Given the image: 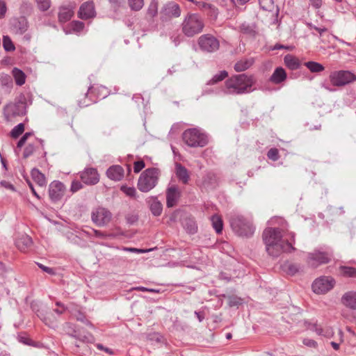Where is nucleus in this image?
Returning <instances> with one entry per match:
<instances>
[{
    "label": "nucleus",
    "mask_w": 356,
    "mask_h": 356,
    "mask_svg": "<svg viewBox=\"0 0 356 356\" xmlns=\"http://www.w3.org/2000/svg\"><path fill=\"white\" fill-rule=\"evenodd\" d=\"M290 240H284L279 229L266 228L263 233V240L268 254L271 257H277L284 252L294 251L295 248L293 246L295 242L294 233H290Z\"/></svg>",
    "instance_id": "nucleus-1"
},
{
    "label": "nucleus",
    "mask_w": 356,
    "mask_h": 356,
    "mask_svg": "<svg viewBox=\"0 0 356 356\" xmlns=\"http://www.w3.org/2000/svg\"><path fill=\"white\" fill-rule=\"evenodd\" d=\"M256 79L252 74L232 75L225 82L224 92L227 95H241L253 92Z\"/></svg>",
    "instance_id": "nucleus-2"
},
{
    "label": "nucleus",
    "mask_w": 356,
    "mask_h": 356,
    "mask_svg": "<svg viewBox=\"0 0 356 356\" xmlns=\"http://www.w3.org/2000/svg\"><path fill=\"white\" fill-rule=\"evenodd\" d=\"M204 27L203 19L196 13H189L181 23V31L187 37H193L200 33Z\"/></svg>",
    "instance_id": "nucleus-3"
},
{
    "label": "nucleus",
    "mask_w": 356,
    "mask_h": 356,
    "mask_svg": "<svg viewBox=\"0 0 356 356\" xmlns=\"http://www.w3.org/2000/svg\"><path fill=\"white\" fill-rule=\"evenodd\" d=\"M160 177V170L156 168H149L140 175L137 187L143 193H147L157 185Z\"/></svg>",
    "instance_id": "nucleus-4"
},
{
    "label": "nucleus",
    "mask_w": 356,
    "mask_h": 356,
    "mask_svg": "<svg viewBox=\"0 0 356 356\" xmlns=\"http://www.w3.org/2000/svg\"><path fill=\"white\" fill-rule=\"evenodd\" d=\"M184 142L189 147H204L208 143L207 136L197 128L186 129L182 135Z\"/></svg>",
    "instance_id": "nucleus-5"
},
{
    "label": "nucleus",
    "mask_w": 356,
    "mask_h": 356,
    "mask_svg": "<svg viewBox=\"0 0 356 356\" xmlns=\"http://www.w3.org/2000/svg\"><path fill=\"white\" fill-rule=\"evenodd\" d=\"M230 225L233 231L239 236H250L254 229L252 222L241 216H234L230 219Z\"/></svg>",
    "instance_id": "nucleus-6"
},
{
    "label": "nucleus",
    "mask_w": 356,
    "mask_h": 356,
    "mask_svg": "<svg viewBox=\"0 0 356 356\" xmlns=\"http://www.w3.org/2000/svg\"><path fill=\"white\" fill-rule=\"evenodd\" d=\"M26 98L24 95H20L15 102L9 103L4 107V115L8 120L24 115L26 113Z\"/></svg>",
    "instance_id": "nucleus-7"
},
{
    "label": "nucleus",
    "mask_w": 356,
    "mask_h": 356,
    "mask_svg": "<svg viewBox=\"0 0 356 356\" xmlns=\"http://www.w3.org/2000/svg\"><path fill=\"white\" fill-rule=\"evenodd\" d=\"M329 80L332 86L343 87L356 81V75L348 70H336L330 72Z\"/></svg>",
    "instance_id": "nucleus-8"
},
{
    "label": "nucleus",
    "mask_w": 356,
    "mask_h": 356,
    "mask_svg": "<svg viewBox=\"0 0 356 356\" xmlns=\"http://www.w3.org/2000/svg\"><path fill=\"white\" fill-rule=\"evenodd\" d=\"M330 258V252L315 250L314 252L308 253L307 263L309 266L316 268L321 264L328 263Z\"/></svg>",
    "instance_id": "nucleus-9"
},
{
    "label": "nucleus",
    "mask_w": 356,
    "mask_h": 356,
    "mask_svg": "<svg viewBox=\"0 0 356 356\" xmlns=\"http://www.w3.org/2000/svg\"><path fill=\"white\" fill-rule=\"evenodd\" d=\"M112 213L106 208L99 207L91 213L92 221L99 227L107 225L111 220Z\"/></svg>",
    "instance_id": "nucleus-10"
},
{
    "label": "nucleus",
    "mask_w": 356,
    "mask_h": 356,
    "mask_svg": "<svg viewBox=\"0 0 356 356\" xmlns=\"http://www.w3.org/2000/svg\"><path fill=\"white\" fill-rule=\"evenodd\" d=\"M334 286V280L331 277L323 276L314 280L312 289L315 293L323 294L331 290Z\"/></svg>",
    "instance_id": "nucleus-11"
},
{
    "label": "nucleus",
    "mask_w": 356,
    "mask_h": 356,
    "mask_svg": "<svg viewBox=\"0 0 356 356\" xmlns=\"http://www.w3.org/2000/svg\"><path fill=\"white\" fill-rule=\"evenodd\" d=\"M200 49L207 52H214L219 49L220 43L217 38L210 34L201 35L198 39Z\"/></svg>",
    "instance_id": "nucleus-12"
},
{
    "label": "nucleus",
    "mask_w": 356,
    "mask_h": 356,
    "mask_svg": "<svg viewBox=\"0 0 356 356\" xmlns=\"http://www.w3.org/2000/svg\"><path fill=\"white\" fill-rule=\"evenodd\" d=\"M66 191L65 185L59 181H52L49 186V195L53 202L60 200Z\"/></svg>",
    "instance_id": "nucleus-13"
},
{
    "label": "nucleus",
    "mask_w": 356,
    "mask_h": 356,
    "mask_svg": "<svg viewBox=\"0 0 356 356\" xmlns=\"http://www.w3.org/2000/svg\"><path fill=\"white\" fill-rule=\"evenodd\" d=\"M181 15L179 6L173 1L165 3L161 10V18L163 19L178 17Z\"/></svg>",
    "instance_id": "nucleus-14"
},
{
    "label": "nucleus",
    "mask_w": 356,
    "mask_h": 356,
    "mask_svg": "<svg viewBox=\"0 0 356 356\" xmlns=\"http://www.w3.org/2000/svg\"><path fill=\"white\" fill-rule=\"evenodd\" d=\"M80 177L81 181L87 185H95L99 181V175L94 168H86L81 172Z\"/></svg>",
    "instance_id": "nucleus-15"
},
{
    "label": "nucleus",
    "mask_w": 356,
    "mask_h": 356,
    "mask_svg": "<svg viewBox=\"0 0 356 356\" xmlns=\"http://www.w3.org/2000/svg\"><path fill=\"white\" fill-rule=\"evenodd\" d=\"M181 197V191L176 185L169 186L166 189V205L168 207H175Z\"/></svg>",
    "instance_id": "nucleus-16"
},
{
    "label": "nucleus",
    "mask_w": 356,
    "mask_h": 356,
    "mask_svg": "<svg viewBox=\"0 0 356 356\" xmlns=\"http://www.w3.org/2000/svg\"><path fill=\"white\" fill-rule=\"evenodd\" d=\"M78 16L82 19L94 18L96 16V11L93 2L86 1L82 3L79 8Z\"/></svg>",
    "instance_id": "nucleus-17"
},
{
    "label": "nucleus",
    "mask_w": 356,
    "mask_h": 356,
    "mask_svg": "<svg viewBox=\"0 0 356 356\" xmlns=\"http://www.w3.org/2000/svg\"><path fill=\"white\" fill-rule=\"evenodd\" d=\"M10 25L12 31L16 34L22 35L28 29V22L24 17L13 19L10 21Z\"/></svg>",
    "instance_id": "nucleus-18"
},
{
    "label": "nucleus",
    "mask_w": 356,
    "mask_h": 356,
    "mask_svg": "<svg viewBox=\"0 0 356 356\" xmlns=\"http://www.w3.org/2000/svg\"><path fill=\"white\" fill-rule=\"evenodd\" d=\"M286 78L287 74L284 69L282 67H278L273 72L269 78V81L274 84H280L285 81Z\"/></svg>",
    "instance_id": "nucleus-19"
},
{
    "label": "nucleus",
    "mask_w": 356,
    "mask_h": 356,
    "mask_svg": "<svg viewBox=\"0 0 356 356\" xmlns=\"http://www.w3.org/2000/svg\"><path fill=\"white\" fill-rule=\"evenodd\" d=\"M106 175L111 180L120 181L124 177V170L120 165H112L107 170Z\"/></svg>",
    "instance_id": "nucleus-20"
},
{
    "label": "nucleus",
    "mask_w": 356,
    "mask_h": 356,
    "mask_svg": "<svg viewBox=\"0 0 356 356\" xmlns=\"http://www.w3.org/2000/svg\"><path fill=\"white\" fill-rule=\"evenodd\" d=\"M309 329L313 332H315L318 335L323 336L327 338H330L334 335V331L331 327L325 326L322 327L316 323L311 324Z\"/></svg>",
    "instance_id": "nucleus-21"
},
{
    "label": "nucleus",
    "mask_w": 356,
    "mask_h": 356,
    "mask_svg": "<svg viewBox=\"0 0 356 356\" xmlns=\"http://www.w3.org/2000/svg\"><path fill=\"white\" fill-rule=\"evenodd\" d=\"M341 303L352 309H356V292L348 291L343 295L341 299Z\"/></svg>",
    "instance_id": "nucleus-22"
},
{
    "label": "nucleus",
    "mask_w": 356,
    "mask_h": 356,
    "mask_svg": "<svg viewBox=\"0 0 356 356\" xmlns=\"http://www.w3.org/2000/svg\"><path fill=\"white\" fill-rule=\"evenodd\" d=\"M32 238L27 234H22L15 241L17 248L22 252L26 251L32 245Z\"/></svg>",
    "instance_id": "nucleus-23"
},
{
    "label": "nucleus",
    "mask_w": 356,
    "mask_h": 356,
    "mask_svg": "<svg viewBox=\"0 0 356 356\" xmlns=\"http://www.w3.org/2000/svg\"><path fill=\"white\" fill-rule=\"evenodd\" d=\"M74 6H62L58 13V19L60 22L69 21L74 15Z\"/></svg>",
    "instance_id": "nucleus-24"
},
{
    "label": "nucleus",
    "mask_w": 356,
    "mask_h": 356,
    "mask_svg": "<svg viewBox=\"0 0 356 356\" xmlns=\"http://www.w3.org/2000/svg\"><path fill=\"white\" fill-rule=\"evenodd\" d=\"M149 209L154 216H159L163 211V205L156 197H150L147 200Z\"/></svg>",
    "instance_id": "nucleus-25"
},
{
    "label": "nucleus",
    "mask_w": 356,
    "mask_h": 356,
    "mask_svg": "<svg viewBox=\"0 0 356 356\" xmlns=\"http://www.w3.org/2000/svg\"><path fill=\"white\" fill-rule=\"evenodd\" d=\"M37 316L48 326L55 327L56 318L53 314L44 312V311H38Z\"/></svg>",
    "instance_id": "nucleus-26"
},
{
    "label": "nucleus",
    "mask_w": 356,
    "mask_h": 356,
    "mask_svg": "<svg viewBox=\"0 0 356 356\" xmlns=\"http://www.w3.org/2000/svg\"><path fill=\"white\" fill-rule=\"evenodd\" d=\"M284 62L286 66L291 70H298L300 67L299 59L291 54L286 55L284 58Z\"/></svg>",
    "instance_id": "nucleus-27"
},
{
    "label": "nucleus",
    "mask_w": 356,
    "mask_h": 356,
    "mask_svg": "<svg viewBox=\"0 0 356 356\" xmlns=\"http://www.w3.org/2000/svg\"><path fill=\"white\" fill-rule=\"evenodd\" d=\"M175 169L176 175L178 179L181 181L183 184H187L189 180V174L188 170L180 163H176Z\"/></svg>",
    "instance_id": "nucleus-28"
},
{
    "label": "nucleus",
    "mask_w": 356,
    "mask_h": 356,
    "mask_svg": "<svg viewBox=\"0 0 356 356\" xmlns=\"http://www.w3.org/2000/svg\"><path fill=\"white\" fill-rule=\"evenodd\" d=\"M253 59H242L237 61L234 65V70L237 72H243L249 69L253 64Z\"/></svg>",
    "instance_id": "nucleus-29"
},
{
    "label": "nucleus",
    "mask_w": 356,
    "mask_h": 356,
    "mask_svg": "<svg viewBox=\"0 0 356 356\" xmlns=\"http://www.w3.org/2000/svg\"><path fill=\"white\" fill-rule=\"evenodd\" d=\"M42 144V140H39L38 139H34L31 143H29L25 147L23 153L24 158H28L31 156L35 149Z\"/></svg>",
    "instance_id": "nucleus-30"
},
{
    "label": "nucleus",
    "mask_w": 356,
    "mask_h": 356,
    "mask_svg": "<svg viewBox=\"0 0 356 356\" xmlns=\"http://www.w3.org/2000/svg\"><path fill=\"white\" fill-rule=\"evenodd\" d=\"M0 86L6 91L9 92L13 87L12 78L6 74L0 76Z\"/></svg>",
    "instance_id": "nucleus-31"
},
{
    "label": "nucleus",
    "mask_w": 356,
    "mask_h": 356,
    "mask_svg": "<svg viewBox=\"0 0 356 356\" xmlns=\"http://www.w3.org/2000/svg\"><path fill=\"white\" fill-rule=\"evenodd\" d=\"M31 177L40 186L46 185L45 177L38 169L34 168L31 170Z\"/></svg>",
    "instance_id": "nucleus-32"
},
{
    "label": "nucleus",
    "mask_w": 356,
    "mask_h": 356,
    "mask_svg": "<svg viewBox=\"0 0 356 356\" xmlns=\"http://www.w3.org/2000/svg\"><path fill=\"white\" fill-rule=\"evenodd\" d=\"M211 221L216 233L220 234L223 229V223L221 217L218 215H213L211 217Z\"/></svg>",
    "instance_id": "nucleus-33"
},
{
    "label": "nucleus",
    "mask_w": 356,
    "mask_h": 356,
    "mask_svg": "<svg viewBox=\"0 0 356 356\" xmlns=\"http://www.w3.org/2000/svg\"><path fill=\"white\" fill-rule=\"evenodd\" d=\"M304 65L311 72L313 73H318L323 72L325 70V67L323 65L315 61H308L305 63Z\"/></svg>",
    "instance_id": "nucleus-34"
},
{
    "label": "nucleus",
    "mask_w": 356,
    "mask_h": 356,
    "mask_svg": "<svg viewBox=\"0 0 356 356\" xmlns=\"http://www.w3.org/2000/svg\"><path fill=\"white\" fill-rule=\"evenodd\" d=\"M13 74L17 85L22 86L25 83L26 76L22 70L17 68H14L13 70Z\"/></svg>",
    "instance_id": "nucleus-35"
},
{
    "label": "nucleus",
    "mask_w": 356,
    "mask_h": 356,
    "mask_svg": "<svg viewBox=\"0 0 356 356\" xmlns=\"http://www.w3.org/2000/svg\"><path fill=\"white\" fill-rule=\"evenodd\" d=\"M228 76V73L225 70H222L216 74L207 83L208 85H212L217 83L223 79H225Z\"/></svg>",
    "instance_id": "nucleus-36"
},
{
    "label": "nucleus",
    "mask_w": 356,
    "mask_h": 356,
    "mask_svg": "<svg viewBox=\"0 0 356 356\" xmlns=\"http://www.w3.org/2000/svg\"><path fill=\"white\" fill-rule=\"evenodd\" d=\"M70 26L72 31L76 34L81 33L84 29V23L80 21H73Z\"/></svg>",
    "instance_id": "nucleus-37"
},
{
    "label": "nucleus",
    "mask_w": 356,
    "mask_h": 356,
    "mask_svg": "<svg viewBox=\"0 0 356 356\" xmlns=\"http://www.w3.org/2000/svg\"><path fill=\"white\" fill-rule=\"evenodd\" d=\"M240 31L243 34L249 35H254L255 33L254 26L245 23H243L240 26Z\"/></svg>",
    "instance_id": "nucleus-38"
},
{
    "label": "nucleus",
    "mask_w": 356,
    "mask_h": 356,
    "mask_svg": "<svg viewBox=\"0 0 356 356\" xmlns=\"http://www.w3.org/2000/svg\"><path fill=\"white\" fill-rule=\"evenodd\" d=\"M3 47L6 51H12L15 49L10 38L8 35H3Z\"/></svg>",
    "instance_id": "nucleus-39"
},
{
    "label": "nucleus",
    "mask_w": 356,
    "mask_h": 356,
    "mask_svg": "<svg viewBox=\"0 0 356 356\" xmlns=\"http://www.w3.org/2000/svg\"><path fill=\"white\" fill-rule=\"evenodd\" d=\"M24 131V125L23 123H19L17 126H15L10 132V136L17 138L19 137Z\"/></svg>",
    "instance_id": "nucleus-40"
},
{
    "label": "nucleus",
    "mask_w": 356,
    "mask_h": 356,
    "mask_svg": "<svg viewBox=\"0 0 356 356\" xmlns=\"http://www.w3.org/2000/svg\"><path fill=\"white\" fill-rule=\"evenodd\" d=\"M120 190L125 193L127 196L134 197L136 195V190L133 186H127L126 185H123L121 186Z\"/></svg>",
    "instance_id": "nucleus-41"
},
{
    "label": "nucleus",
    "mask_w": 356,
    "mask_h": 356,
    "mask_svg": "<svg viewBox=\"0 0 356 356\" xmlns=\"http://www.w3.org/2000/svg\"><path fill=\"white\" fill-rule=\"evenodd\" d=\"M341 273L348 277H356V269L353 267H341Z\"/></svg>",
    "instance_id": "nucleus-42"
},
{
    "label": "nucleus",
    "mask_w": 356,
    "mask_h": 356,
    "mask_svg": "<svg viewBox=\"0 0 356 356\" xmlns=\"http://www.w3.org/2000/svg\"><path fill=\"white\" fill-rule=\"evenodd\" d=\"M259 5L263 10H271L273 8V0H259Z\"/></svg>",
    "instance_id": "nucleus-43"
},
{
    "label": "nucleus",
    "mask_w": 356,
    "mask_h": 356,
    "mask_svg": "<svg viewBox=\"0 0 356 356\" xmlns=\"http://www.w3.org/2000/svg\"><path fill=\"white\" fill-rule=\"evenodd\" d=\"M40 10H47L51 6L50 0H35Z\"/></svg>",
    "instance_id": "nucleus-44"
},
{
    "label": "nucleus",
    "mask_w": 356,
    "mask_h": 356,
    "mask_svg": "<svg viewBox=\"0 0 356 356\" xmlns=\"http://www.w3.org/2000/svg\"><path fill=\"white\" fill-rule=\"evenodd\" d=\"M129 4L132 10H139L143 6V0H129Z\"/></svg>",
    "instance_id": "nucleus-45"
},
{
    "label": "nucleus",
    "mask_w": 356,
    "mask_h": 356,
    "mask_svg": "<svg viewBox=\"0 0 356 356\" xmlns=\"http://www.w3.org/2000/svg\"><path fill=\"white\" fill-rule=\"evenodd\" d=\"M267 156L273 161H277L280 158L278 149L276 148L270 149L267 153Z\"/></svg>",
    "instance_id": "nucleus-46"
},
{
    "label": "nucleus",
    "mask_w": 356,
    "mask_h": 356,
    "mask_svg": "<svg viewBox=\"0 0 356 356\" xmlns=\"http://www.w3.org/2000/svg\"><path fill=\"white\" fill-rule=\"evenodd\" d=\"M157 12H158L157 3L155 2H152L148 8L147 15L149 17H153L156 15Z\"/></svg>",
    "instance_id": "nucleus-47"
},
{
    "label": "nucleus",
    "mask_w": 356,
    "mask_h": 356,
    "mask_svg": "<svg viewBox=\"0 0 356 356\" xmlns=\"http://www.w3.org/2000/svg\"><path fill=\"white\" fill-rule=\"evenodd\" d=\"M199 9L207 10L208 8H211V4L204 2L201 0H195L193 3Z\"/></svg>",
    "instance_id": "nucleus-48"
},
{
    "label": "nucleus",
    "mask_w": 356,
    "mask_h": 356,
    "mask_svg": "<svg viewBox=\"0 0 356 356\" xmlns=\"http://www.w3.org/2000/svg\"><path fill=\"white\" fill-rule=\"evenodd\" d=\"M145 165L143 161H138L134 163V172L138 173L141 170L145 168Z\"/></svg>",
    "instance_id": "nucleus-49"
},
{
    "label": "nucleus",
    "mask_w": 356,
    "mask_h": 356,
    "mask_svg": "<svg viewBox=\"0 0 356 356\" xmlns=\"http://www.w3.org/2000/svg\"><path fill=\"white\" fill-rule=\"evenodd\" d=\"M32 133L27 132L18 141L17 143V147H22L26 143V140L30 137L32 136Z\"/></svg>",
    "instance_id": "nucleus-50"
},
{
    "label": "nucleus",
    "mask_w": 356,
    "mask_h": 356,
    "mask_svg": "<svg viewBox=\"0 0 356 356\" xmlns=\"http://www.w3.org/2000/svg\"><path fill=\"white\" fill-rule=\"evenodd\" d=\"M302 343L306 346L310 347V348H316L317 346V343L313 339L305 338L303 339Z\"/></svg>",
    "instance_id": "nucleus-51"
},
{
    "label": "nucleus",
    "mask_w": 356,
    "mask_h": 356,
    "mask_svg": "<svg viewBox=\"0 0 356 356\" xmlns=\"http://www.w3.org/2000/svg\"><path fill=\"white\" fill-rule=\"evenodd\" d=\"M82 188V184L78 181H73L71 185V191L74 193L78 191Z\"/></svg>",
    "instance_id": "nucleus-52"
},
{
    "label": "nucleus",
    "mask_w": 356,
    "mask_h": 356,
    "mask_svg": "<svg viewBox=\"0 0 356 356\" xmlns=\"http://www.w3.org/2000/svg\"><path fill=\"white\" fill-rule=\"evenodd\" d=\"M7 10V7L5 1L0 0V19L4 17Z\"/></svg>",
    "instance_id": "nucleus-53"
},
{
    "label": "nucleus",
    "mask_w": 356,
    "mask_h": 356,
    "mask_svg": "<svg viewBox=\"0 0 356 356\" xmlns=\"http://www.w3.org/2000/svg\"><path fill=\"white\" fill-rule=\"evenodd\" d=\"M241 303V299L236 298V297H232L229 298V305L231 307L237 306Z\"/></svg>",
    "instance_id": "nucleus-54"
},
{
    "label": "nucleus",
    "mask_w": 356,
    "mask_h": 356,
    "mask_svg": "<svg viewBox=\"0 0 356 356\" xmlns=\"http://www.w3.org/2000/svg\"><path fill=\"white\" fill-rule=\"evenodd\" d=\"M299 266L297 264H291L288 266V273L294 275L299 270Z\"/></svg>",
    "instance_id": "nucleus-55"
},
{
    "label": "nucleus",
    "mask_w": 356,
    "mask_h": 356,
    "mask_svg": "<svg viewBox=\"0 0 356 356\" xmlns=\"http://www.w3.org/2000/svg\"><path fill=\"white\" fill-rule=\"evenodd\" d=\"M208 10V15H209L211 17H213L214 18L217 17L218 15V9L211 4V8H208L207 10Z\"/></svg>",
    "instance_id": "nucleus-56"
},
{
    "label": "nucleus",
    "mask_w": 356,
    "mask_h": 356,
    "mask_svg": "<svg viewBox=\"0 0 356 356\" xmlns=\"http://www.w3.org/2000/svg\"><path fill=\"white\" fill-rule=\"evenodd\" d=\"M1 186L7 188V189H9L10 191H15V186L10 184V182L8 181H1V183H0Z\"/></svg>",
    "instance_id": "nucleus-57"
},
{
    "label": "nucleus",
    "mask_w": 356,
    "mask_h": 356,
    "mask_svg": "<svg viewBox=\"0 0 356 356\" xmlns=\"http://www.w3.org/2000/svg\"><path fill=\"white\" fill-rule=\"evenodd\" d=\"M38 266L40 268H41L43 271L47 273L48 274L52 275L54 273V271L52 268L45 266L41 264H38Z\"/></svg>",
    "instance_id": "nucleus-58"
},
{
    "label": "nucleus",
    "mask_w": 356,
    "mask_h": 356,
    "mask_svg": "<svg viewBox=\"0 0 356 356\" xmlns=\"http://www.w3.org/2000/svg\"><path fill=\"white\" fill-rule=\"evenodd\" d=\"M124 250L131 252H138V253L146 252V250H141V249H137V248H125Z\"/></svg>",
    "instance_id": "nucleus-59"
},
{
    "label": "nucleus",
    "mask_w": 356,
    "mask_h": 356,
    "mask_svg": "<svg viewBox=\"0 0 356 356\" xmlns=\"http://www.w3.org/2000/svg\"><path fill=\"white\" fill-rule=\"evenodd\" d=\"M321 87L325 88L326 90L329 91V92H334L335 91V89L332 88L329 84L326 83H322L321 84Z\"/></svg>",
    "instance_id": "nucleus-60"
},
{
    "label": "nucleus",
    "mask_w": 356,
    "mask_h": 356,
    "mask_svg": "<svg viewBox=\"0 0 356 356\" xmlns=\"http://www.w3.org/2000/svg\"><path fill=\"white\" fill-rule=\"evenodd\" d=\"M97 347L99 350H104L108 353H109L110 355H112L113 354V351L111 350H110L109 348H104L103 345L102 344H97Z\"/></svg>",
    "instance_id": "nucleus-61"
},
{
    "label": "nucleus",
    "mask_w": 356,
    "mask_h": 356,
    "mask_svg": "<svg viewBox=\"0 0 356 356\" xmlns=\"http://www.w3.org/2000/svg\"><path fill=\"white\" fill-rule=\"evenodd\" d=\"M93 232H94L95 236L98 238H104L107 236L106 234L102 233V232H100L99 230L93 229Z\"/></svg>",
    "instance_id": "nucleus-62"
},
{
    "label": "nucleus",
    "mask_w": 356,
    "mask_h": 356,
    "mask_svg": "<svg viewBox=\"0 0 356 356\" xmlns=\"http://www.w3.org/2000/svg\"><path fill=\"white\" fill-rule=\"evenodd\" d=\"M195 315L197 316L200 322H202L204 318V313L201 312H195Z\"/></svg>",
    "instance_id": "nucleus-63"
},
{
    "label": "nucleus",
    "mask_w": 356,
    "mask_h": 356,
    "mask_svg": "<svg viewBox=\"0 0 356 356\" xmlns=\"http://www.w3.org/2000/svg\"><path fill=\"white\" fill-rule=\"evenodd\" d=\"M67 310V307L63 308H57L54 309V312H55L58 315L63 314Z\"/></svg>",
    "instance_id": "nucleus-64"
}]
</instances>
